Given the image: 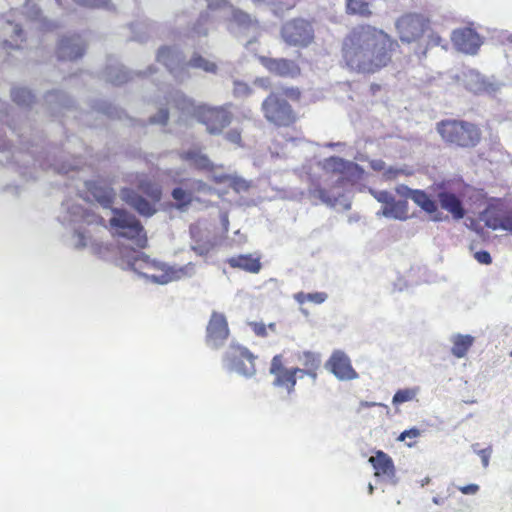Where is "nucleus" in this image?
I'll use <instances>...</instances> for the list:
<instances>
[{
    "label": "nucleus",
    "mask_w": 512,
    "mask_h": 512,
    "mask_svg": "<svg viewBox=\"0 0 512 512\" xmlns=\"http://www.w3.org/2000/svg\"><path fill=\"white\" fill-rule=\"evenodd\" d=\"M171 196L176 201L178 209L186 208L193 202V192L184 190L181 187L174 188Z\"/></svg>",
    "instance_id": "nucleus-32"
},
{
    "label": "nucleus",
    "mask_w": 512,
    "mask_h": 512,
    "mask_svg": "<svg viewBox=\"0 0 512 512\" xmlns=\"http://www.w3.org/2000/svg\"><path fill=\"white\" fill-rule=\"evenodd\" d=\"M137 189L145 194L149 200L143 198L131 188L120 190L121 199L144 217H151L155 212V204L162 198V188L159 183L147 175H137L134 182Z\"/></svg>",
    "instance_id": "nucleus-5"
},
{
    "label": "nucleus",
    "mask_w": 512,
    "mask_h": 512,
    "mask_svg": "<svg viewBox=\"0 0 512 512\" xmlns=\"http://www.w3.org/2000/svg\"><path fill=\"white\" fill-rule=\"evenodd\" d=\"M373 490H374V487H373V485L370 483V484L368 485V491H369V493H370V494H372V493H373Z\"/></svg>",
    "instance_id": "nucleus-51"
},
{
    "label": "nucleus",
    "mask_w": 512,
    "mask_h": 512,
    "mask_svg": "<svg viewBox=\"0 0 512 512\" xmlns=\"http://www.w3.org/2000/svg\"><path fill=\"white\" fill-rule=\"evenodd\" d=\"M302 91L296 86H281L272 90L261 103L264 119L276 128H293L299 120L292 102H299Z\"/></svg>",
    "instance_id": "nucleus-3"
},
{
    "label": "nucleus",
    "mask_w": 512,
    "mask_h": 512,
    "mask_svg": "<svg viewBox=\"0 0 512 512\" xmlns=\"http://www.w3.org/2000/svg\"><path fill=\"white\" fill-rule=\"evenodd\" d=\"M260 61L270 73L280 77L296 78L301 74L300 66L291 59L261 57Z\"/></svg>",
    "instance_id": "nucleus-16"
},
{
    "label": "nucleus",
    "mask_w": 512,
    "mask_h": 512,
    "mask_svg": "<svg viewBox=\"0 0 512 512\" xmlns=\"http://www.w3.org/2000/svg\"><path fill=\"white\" fill-rule=\"evenodd\" d=\"M299 367H286V359L283 354L273 356L269 373L273 376L272 385L275 388L284 389L288 394L295 391Z\"/></svg>",
    "instance_id": "nucleus-11"
},
{
    "label": "nucleus",
    "mask_w": 512,
    "mask_h": 512,
    "mask_svg": "<svg viewBox=\"0 0 512 512\" xmlns=\"http://www.w3.org/2000/svg\"><path fill=\"white\" fill-rule=\"evenodd\" d=\"M282 40L293 47L306 48L314 42V21L297 17L286 21L280 30Z\"/></svg>",
    "instance_id": "nucleus-8"
},
{
    "label": "nucleus",
    "mask_w": 512,
    "mask_h": 512,
    "mask_svg": "<svg viewBox=\"0 0 512 512\" xmlns=\"http://www.w3.org/2000/svg\"><path fill=\"white\" fill-rule=\"evenodd\" d=\"M86 50L80 35L62 37L57 45L56 53L59 60H76L81 58Z\"/></svg>",
    "instance_id": "nucleus-17"
},
{
    "label": "nucleus",
    "mask_w": 512,
    "mask_h": 512,
    "mask_svg": "<svg viewBox=\"0 0 512 512\" xmlns=\"http://www.w3.org/2000/svg\"><path fill=\"white\" fill-rule=\"evenodd\" d=\"M322 167L326 176L337 177L335 180V186L337 187H343L347 183H352L360 170L358 164L337 156L326 158Z\"/></svg>",
    "instance_id": "nucleus-13"
},
{
    "label": "nucleus",
    "mask_w": 512,
    "mask_h": 512,
    "mask_svg": "<svg viewBox=\"0 0 512 512\" xmlns=\"http://www.w3.org/2000/svg\"><path fill=\"white\" fill-rule=\"evenodd\" d=\"M395 30L403 44L413 45V53L419 59L438 46L444 47V39L436 30L431 18L423 13L407 12L395 21Z\"/></svg>",
    "instance_id": "nucleus-2"
},
{
    "label": "nucleus",
    "mask_w": 512,
    "mask_h": 512,
    "mask_svg": "<svg viewBox=\"0 0 512 512\" xmlns=\"http://www.w3.org/2000/svg\"><path fill=\"white\" fill-rule=\"evenodd\" d=\"M373 195L378 202L385 204V206H388L390 202L394 199L392 194L389 193L388 191H378L375 192Z\"/></svg>",
    "instance_id": "nucleus-41"
},
{
    "label": "nucleus",
    "mask_w": 512,
    "mask_h": 512,
    "mask_svg": "<svg viewBox=\"0 0 512 512\" xmlns=\"http://www.w3.org/2000/svg\"><path fill=\"white\" fill-rule=\"evenodd\" d=\"M396 192L407 198H410L414 203L419 206L423 211L429 215H434L433 220L439 221L442 219L441 213L438 210L437 202L431 198L424 190L410 189L405 185H400L396 188Z\"/></svg>",
    "instance_id": "nucleus-14"
},
{
    "label": "nucleus",
    "mask_w": 512,
    "mask_h": 512,
    "mask_svg": "<svg viewBox=\"0 0 512 512\" xmlns=\"http://www.w3.org/2000/svg\"><path fill=\"white\" fill-rule=\"evenodd\" d=\"M180 157L182 160L191 163L195 168L205 171H213L214 164L203 154L199 148H193L181 152Z\"/></svg>",
    "instance_id": "nucleus-24"
},
{
    "label": "nucleus",
    "mask_w": 512,
    "mask_h": 512,
    "mask_svg": "<svg viewBox=\"0 0 512 512\" xmlns=\"http://www.w3.org/2000/svg\"><path fill=\"white\" fill-rule=\"evenodd\" d=\"M374 406H382V404L376 403V402H367V401L360 402V408H369V407H374Z\"/></svg>",
    "instance_id": "nucleus-48"
},
{
    "label": "nucleus",
    "mask_w": 512,
    "mask_h": 512,
    "mask_svg": "<svg viewBox=\"0 0 512 512\" xmlns=\"http://www.w3.org/2000/svg\"><path fill=\"white\" fill-rule=\"evenodd\" d=\"M451 41L457 50L467 54H475L481 45L479 34L471 27L455 29Z\"/></svg>",
    "instance_id": "nucleus-15"
},
{
    "label": "nucleus",
    "mask_w": 512,
    "mask_h": 512,
    "mask_svg": "<svg viewBox=\"0 0 512 512\" xmlns=\"http://www.w3.org/2000/svg\"><path fill=\"white\" fill-rule=\"evenodd\" d=\"M189 68L200 69L211 74H216L218 71V66L215 62L206 59L199 53H194L186 63L182 64L180 70L187 72Z\"/></svg>",
    "instance_id": "nucleus-26"
},
{
    "label": "nucleus",
    "mask_w": 512,
    "mask_h": 512,
    "mask_svg": "<svg viewBox=\"0 0 512 512\" xmlns=\"http://www.w3.org/2000/svg\"><path fill=\"white\" fill-rule=\"evenodd\" d=\"M56 1H57L59 4H61V1H62V0H56Z\"/></svg>",
    "instance_id": "nucleus-53"
},
{
    "label": "nucleus",
    "mask_w": 512,
    "mask_h": 512,
    "mask_svg": "<svg viewBox=\"0 0 512 512\" xmlns=\"http://www.w3.org/2000/svg\"><path fill=\"white\" fill-rule=\"evenodd\" d=\"M420 436V431L417 428H411L403 431L397 438L398 441H405L407 438L416 439Z\"/></svg>",
    "instance_id": "nucleus-43"
},
{
    "label": "nucleus",
    "mask_w": 512,
    "mask_h": 512,
    "mask_svg": "<svg viewBox=\"0 0 512 512\" xmlns=\"http://www.w3.org/2000/svg\"><path fill=\"white\" fill-rule=\"evenodd\" d=\"M250 326L253 330V332L259 336V337H266L267 336V327L264 323L261 322H252L250 323Z\"/></svg>",
    "instance_id": "nucleus-44"
},
{
    "label": "nucleus",
    "mask_w": 512,
    "mask_h": 512,
    "mask_svg": "<svg viewBox=\"0 0 512 512\" xmlns=\"http://www.w3.org/2000/svg\"><path fill=\"white\" fill-rule=\"evenodd\" d=\"M328 369L340 380H352L358 377L349 357L342 351H334L327 361Z\"/></svg>",
    "instance_id": "nucleus-19"
},
{
    "label": "nucleus",
    "mask_w": 512,
    "mask_h": 512,
    "mask_svg": "<svg viewBox=\"0 0 512 512\" xmlns=\"http://www.w3.org/2000/svg\"><path fill=\"white\" fill-rule=\"evenodd\" d=\"M12 100L19 106H31L35 96L25 87H15L11 91Z\"/></svg>",
    "instance_id": "nucleus-31"
},
{
    "label": "nucleus",
    "mask_w": 512,
    "mask_h": 512,
    "mask_svg": "<svg viewBox=\"0 0 512 512\" xmlns=\"http://www.w3.org/2000/svg\"><path fill=\"white\" fill-rule=\"evenodd\" d=\"M197 191H203L206 189L207 185L203 181H196Z\"/></svg>",
    "instance_id": "nucleus-49"
},
{
    "label": "nucleus",
    "mask_w": 512,
    "mask_h": 512,
    "mask_svg": "<svg viewBox=\"0 0 512 512\" xmlns=\"http://www.w3.org/2000/svg\"><path fill=\"white\" fill-rule=\"evenodd\" d=\"M383 215L399 220L408 218V202L407 200H395L390 202L388 206L383 207Z\"/></svg>",
    "instance_id": "nucleus-28"
},
{
    "label": "nucleus",
    "mask_w": 512,
    "mask_h": 512,
    "mask_svg": "<svg viewBox=\"0 0 512 512\" xmlns=\"http://www.w3.org/2000/svg\"><path fill=\"white\" fill-rule=\"evenodd\" d=\"M436 131L447 146L463 150L476 148L483 138L478 124L462 119H443Z\"/></svg>",
    "instance_id": "nucleus-4"
},
{
    "label": "nucleus",
    "mask_w": 512,
    "mask_h": 512,
    "mask_svg": "<svg viewBox=\"0 0 512 512\" xmlns=\"http://www.w3.org/2000/svg\"><path fill=\"white\" fill-rule=\"evenodd\" d=\"M298 360L303 366V368H300V371H298L300 377L306 375L313 381H316L318 378V371L321 367L320 355L311 351H304L298 356Z\"/></svg>",
    "instance_id": "nucleus-21"
},
{
    "label": "nucleus",
    "mask_w": 512,
    "mask_h": 512,
    "mask_svg": "<svg viewBox=\"0 0 512 512\" xmlns=\"http://www.w3.org/2000/svg\"><path fill=\"white\" fill-rule=\"evenodd\" d=\"M309 193L325 203H333L336 200L335 196H331L324 188L314 181H312L311 186L309 187Z\"/></svg>",
    "instance_id": "nucleus-35"
},
{
    "label": "nucleus",
    "mask_w": 512,
    "mask_h": 512,
    "mask_svg": "<svg viewBox=\"0 0 512 512\" xmlns=\"http://www.w3.org/2000/svg\"><path fill=\"white\" fill-rule=\"evenodd\" d=\"M346 13L349 15H359L361 17H370L372 11L368 0H346Z\"/></svg>",
    "instance_id": "nucleus-29"
},
{
    "label": "nucleus",
    "mask_w": 512,
    "mask_h": 512,
    "mask_svg": "<svg viewBox=\"0 0 512 512\" xmlns=\"http://www.w3.org/2000/svg\"><path fill=\"white\" fill-rule=\"evenodd\" d=\"M475 338L471 335L457 334L452 337L451 353L456 358H463L474 344Z\"/></svg>",
    "instance_id": "nucleus-27"
},
{
    "label": "nucleus",
    "mask_w": 512,
    "mask_h": 512,
    "mask_svg": "<svg viewBox=\"0 0 512 512\" xmlns=\"http://www.w3.org/2000/svg\"><path fill=\"white\" fill-rule=\"evenodd\" d=\"M255 359L256 357L247 348L239 345H231L223 357L227 369L246 377L255 374Z\"/></svg>",
    "instance_id": "nucleus-12"
},
{
    "label": "nucleus",
    "mask_w": 512,
    "mask_h": 512,
    "mask_svg": "<svg viewBox=\"0 0 512 512\" xmlns=\"http://www.w3.org/2000/svg\"><path fill=\"white\" fill-rule=\"evenodd\" d=\"M275 327L276 325L274 323L268 325V328H270L271 330H275Z\"/></svg>",
    "instance_id": "nucleus-52"
},
{
    "label": "nucleus",
    "mask_w": 512,
    "mask_h": 512,
    "mask_svg": "<svg viewBox=\"0 0 512 512\" xmlns=\"http://www.w3.org/2000/svg\"><path fill=\"white\" fill-rule=\"evenodd\" d=\"M458 490L465 495H474L479 491V486L477 484H468L458 487Z\"/></svg>",
    "instance_id": "nucleus-46"
},
{
    "label": "nucleus",
    "mask_w": 512,
    "mask_h": 512,
    "mask_svg": "<svg viewBox=\"0 0 512 512\" xmlns=\"http://www.w3.org/2000/svg\"><path fill=\"white\" fill-rule=\"evenodd\" d=\"M417 393V388L400 389L394 394L392 403L393 405L398 406L402 403L412 401L415 399Z\"/></svg>",
    "instance_id": "nucleus-34"
},
{
    "label": "nucleus",
    "mask_w": 512,
    "mask_h": 512,
    "mask_svg": "<svg viewBox=\"0 0 512 512\" xmlns=\"http://www.w3.org/2000/svg\"><path fill=\"white\" fill-rule=\"evenodd\" d=\"M229 336L228 323L225 316L213 312L206 328V341L213 347L221 345Z\"/></svg>",
    "instance_id": "nucleus-18"
},
{
    "label": "nucleus",
    "mask_w": 512,
    "mask_h": 512,
    "mask_svg": "<svg viewBox=\"0 0 512 512\" xmlns=\"http://www.w3.org/2000/svg\"><path fill=\"white\" fill-rule=\"evenodd\" d=\"M184 108L190 109L191 115L199 123L205 126L210 135H220L232 123L234 115L232 103L219 106L209 104L194 105L189 98H183Z\"/></svg>",
    "instance_id": "nucleus-6"
},
{
    "label": "nucleus",
    "mask_w": 512,
    "mask_h": 512,
    "mask_svg": "<svg viewBox=\"0 0 512 512\" xmlns=\"http://www.w3.org/2000/svg\"><path fill=\"white\" fill-rule=\"evenodd\" d=\"M436 198L440 207L451 214V216L460 220L465 217L466 210L463 205L465 193L463 189L456 188L448 182H441L436 185Z\"/></svg>",
    "instance_id": "nucleus-10"
},
{
    "label": "nucleus",
    "mask_w": 512,
    "mask_h": 512,
    "mask_svg": "<svg viewBox=\"0 0 512 512\" xmlns=\"http://www.w3.org/2000/svg\"><path fill=\"white\" fill-rule=\"evenodd\" d=\"M157 61L167 67L168 71L177 78L176 66L180 62V53L168 46H163L158 50Z\"/></svg>",
    "instance_id": "nucleus-25"
},
{
    "label": "nucleus",
    "mask_w": 512,
    "mask_h": 512,
    "mask_svg": "<svg viewBox=\"0 0 512 512\" xmlns=\"http://www.w3.org/2000/svg\"><path fill=\"white\" fill-rule=\"evenodd\" d=\"M479 219L485 227L512 233V207L502 198H491L480 212Z\"/></svg>",
    "instance_id": "nucleus-9"
},
{
    "label": "nucleus",
    "mask_w": 512,
    "mask_h": 512,
    "mask_svg": "<svg viewBox=\"0 0 512 512\" xmlns=\"http://www.w3.org/2000/svg\"><path fill=\"white\" fill-rule=\"evenodd\" d=\"M226 263L231 268H238L249 273H258L261 269L259 257H253L251 254H241L230 257Z\"/></svg>",
    "instance_id": "nucleus-23"
},
{
    "label": "nucleus",
    "mask_w": 512,
    "mask_h": 512,
    "mask_svg": "<svg viewBox=\"0 0 512 512\" xmlns=\"http://www.w3.org/2000/svg\"><path fill=\"white\" fill-rule=\"evenodd\" d=\"M214 181L219 184L226 183L236 192L246 191L250 187L249 183L245 179L228 174L215 176Z\"/></svg>",
    "instance_id": "nucleus-30"
},
{
    "label": "nucleus",
    "mask_w": 512,
    "mask_h": 512,
    "mask_svg": "<svg viewBox=\"0 0 512 512\" xmlns=\"http://www.w3.org/2000/svg\"><path fill=\"white\" fill-rule=\"evenodd\" d=\"M224 138L229 143L233 144L238 148L244 147V142L242 139V130L239 128H231L225 134Z\"/></svg>",
    "instance_id": "nucleus-37"
},
{
    "label": "nucleus",
    "mask_w": 512,
    "mask_h": 512,
    "mask_svg": "<svg viewBox=\"0 0 512 512\" xmlns=\"http://www.w3.org/2000/svg\"><path fill=\"white\" fill-rule=\"evenodd\" d=\"M77 2L85 7L89 8H100L105 7L109 0H77Z\"/></svg>",
    "instance_id": "nucleus-40"
},
{
    "label": "nucleus",
    "mask_w": 512,
    "mask_h": 512,
    "mask_svg": "<svg viewBox=\"0 0 512 512\" xmlns=\"http://www.w3.org/2000/svg\"><path fill=\"white\" fill-rule=\"evenodd\" d=\"M478 454L481 458L483 466L485 468L488 467L490 456H491V449H488V448L482 449L478 452Z\"/></svg>",
    "instance_id": "nucleus-47"
},
{
    "label": "nucleus",
    "mask_w": 512,
    "mask_h": 512,
    "mask_svg": "<svg viewBox=\"0 0 512 512\" xmlns=\"http://www.w3.org/2000/svg\"><path fill=\"white\" fill-rule=\"evenodd\" d=\"M295 299L300 304H304L306 302L321 304L327 299V294L324 292H314V293L299 292V293L295 294Z\"/></svg>",
    "instance_id": "nucleus-33"
},
{
    "label": "nucleus",
    "mask_w": 512,
    "mask_h": 512,
    "mask_svg": "<svg viewBox=\"0 0 512 512\" xmlns=\"http://www.w3.org/2000/svg\"><path fill=\"white\" fill-rule=\"evenodd\" d=\"M398 47L397 40L384 30L361 24L352 28L343 39L342 57L351 70L373 74L392 62Z\"/></svg>",
    "instance_id": "nucleus-1"
},
{
    "label": "nucleus",
    "mask_w": 512,
    "mask_h": 512,
    "mask_svg": "<svg viewBox=\"0 0 512 512\" xmlns=\"http://www.w3.org/2000/svg\"><path fill=\"white\" fill-rule=\"evenodd\" d=\"M86 189L103 207H111L114 203L116 193L112 188L111 183L101 179L87 181Z\"/></svg>",
    "instance_id": "nucleus-20"
},
{
    "label": "nucleus",
    "mask_w": 512,
    "mask_h": 512,
    "mask_svg": "<svg viewBox=\"0 0 512 512\" xmlns=\"http://www.w3.org/2000/svg\"><path fill=\"white\" fill-rule=\"evenodd\" d=\"M369 462L375 470L376 477L392 478L395 475V467L392 458L385 452L376 451L374 456L369 458Z\"/></svg>",
    "instance_id": "nucleus-22"
},
{
    "label": "nucleus",
    "mask_w": 512,
    "mask_h": 512,
    "mask_svg": "<svg viewBox=\"0 0 512 512\" xmlns=\"http://www.w3.org/2000/svg\"><path fill=\"white\" fill-rule=\"evenodd\" d=\"M474 258L480 263V264H485V265H489L492 263V258H491V255L488 251L486 250H482V251H478L474 254Z\"/></svg>",
    "instance_id": "nucleus-42"
},
{
    "label": "nucleus",
    "mask_w": 512,
    "mask_h": 512,
    "mask_svg": "<svg viewBox=\"0 0 512 512\" xmlns=\"http://www.w3.org/2000/svg\"><path fill=\"white\" fill-rule=\"evenodd\" d=\"M509 355L512 357V351L509 353Z\"/></svg>",
    "instance_id": "nucleus-54"
},
{
    "label": "nucleus",
    "mask_w": 512,
    "mask_h": 512,
    "mask_svg": "<svg viewBox=\"0 0 512 512\" xmlns=\"http://www.w3.org/2000/svg\"><path fill=\"white\" fill-rule=\"evenodd\" d=\"M213 247L214 244L211 242L196 243L195 245L192 246V250L200 256H206L210 253Z\"/></svg>",
    "instance_id": "nucleus-39"
},
{
    "label": "nucleus",
    "mask_w": 512,
    "mask_h": 512,
    "mask_svg": "<svg viewBox=\"0 0 512 512\" xmlns=\"http://www.w3.org/2000/svg\"><path fill=\"white\" fill-rule=\"evenodd\" d=\"M133 256L131 259L125 260V258L122 256L117 265L122 269H130V270H137L136 264L140 259V255L136 251H132Z\"/></svg>",
    "instance_id": "nucleus-38"
},
{
    "label": "nucleus",
    "mask_w": 512,
    "mask_h": 512,
    "mask_svg": "<svg viewBox=\"0 0 512 512\" xmlns=\"http://www.w3.org/2000/svg\"><path fill=\"white\" fill-rule=\"evenodd\" d=\"M371 89H372V91H373V92H375L376 90H379V89H380V86H379V85H377V84H373V85L371 86Z\"/></svg>",
    "instance_id": "nucleus-50"
},
{
    "label": "nucleus",
    "mask_w": 512,
    "mask_h": 512,
    "mask_svg": "<svg viewBox=\"0 0 512 512\" xmlns=\"http://www.w3.org/2000/svg\"><path fill=\"white\" fill-rule=\"evenodd\" d=\"M169 119V112L167 109H161L157 117H152L150 121L152 123H160L166 125Z\"/></svg>",
    "instance_id": "nucleus-45"
},
{
    "label": "nucleus",
    "mask_w": 512,
    "mask_h": 512,
    "mask_svg": "<svg viewBox=\"0 0 512 512\" xmlns=\"http://www.w3.org/2000/svg\"><path fill=\"white\" fill-rule=\"evenodd\" d=\"M14 40L13 42L5 40L2 43L3 49H19L21 44L25 41L23 30L19 25H15L14 27Z\"/></svg>",
    "instance_id": "nucleus-36"
},
{
    "label": "nucleus",
    "mask_w": 512,
    "mask_h": 512,
    "mask_svg": "<svg viewBox=\"0 0 512 512\" xmlns=\"http://www.w3.org/2000/svg\"><path fill=\"white\" fill-rule=\"evenodd\" d=\"M112 212L114 215L110 218L109 225L115 230V234L132 241L139 248H145L148 239L141 222L124 209L114 208Z\"/></svg>",
    "instance_id": "nucleus-7"
}]
</instances>
